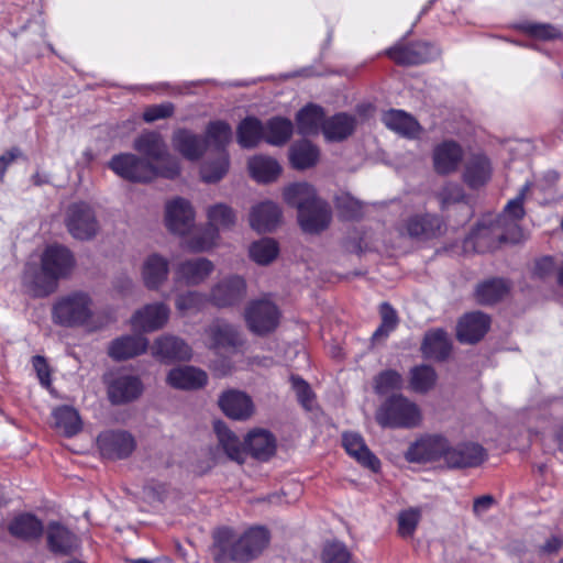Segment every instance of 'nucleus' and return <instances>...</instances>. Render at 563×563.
<instances>
[{
	"mask_svg": "<svg viewBox=\"0 0 563 563\" xmlns=\"http://www.w3.org/2000/svg\"><path fill=\"white\" fill-rule=\"evenodd\" d=\"M109 167L121 178L133 183L151 181L158 176L173 179L180 174L178 162H172L170 166H156L131 153L113 156Z\"/></svg>",
	"mask_w": 563,
	"mask_h": 563,
	"instance_id": "f257e3e1",
	"label": "nucleus"
},
{
	"mask_svg": "<svg viewBox=\"0 0 563 563\" xmlns=\"http://www.w3.org/2000/svg\"><path fill=\"white\" fill-rule=\"evenodd\" d=\"M92 297L81 290L70 291L56 299L52 308L55 324L65 328L89 327L95 317Z\"/></svg>",
	"mask_w": 563,
	"mask_h": 563,
	"instance_id": "f03ea898",
	"label": "nucleus"
},
{
	"mask_svg": "<svg viewBox=\"0 0 563 563\" xmlns=\"http://www.w3.org/2000/svg\"><path fill=\"white\" fill-rule=\"evenodd\" d=\"M377 423L389 429H413L421 424L419 406L404 395L388 397L375 413Z\"/></svg>",
	"mask_w": 563,
	"mask_h": 563,
	"instance_id": "7ed1b4c3",
	"label": "nucleus"
},
{
	"mask_svg": "<svg viewBox=\"0 0 563 563\" xmlns=\"http://www.w3.org/2000/svg\"><path fill=\"white\" fill-rule=\"evenodd\" d=\"M64 224L67 232L80 241L93 239L100 230L93 208L86 202L70 203L64 213Z\"/></svg>",
	"mask_w": 563,
	"mask_h": 563,
	"instance_id": "20e7f679",
	"label": "nucleus"
},
{
	"mask_svg": "<svg viewBox=\"0 0 563 563\" xmlns=\"http://www.w3.org/2000/svg\"><path fill=\"white\" fill-rule=\"evenodd\" d=\"M244 316L251 332L266 335L278 327L280 311L271 299L263 297L250 301Z\"/></svg>",
	"mask_w": 563,
	"mask_h": 563,
	"instance_id": "39448f33",
	"label": "nucleus"
},
{
	"mask_svg": "<svg viewBox=\"0 0 563 563\" xmlns=\"http://www.w3.org/2000/svg\"><path fill=\"white\" fill-rule=\"evenodd\" d=\"M506 224L505 217L489 216L484 218L466 240V246L472 245L476 252H489L507 241V232L503 225Z\"/></svg>",
	"mask_w": 563,
	"mask_h": 563,
	"instance_id": "423d86ee",
	"label": "nucleus"
},
{
	"mask_svg": "<svg viewBox=\"0 0 563 563\" xmlns=\"http://www.w3.org/2000/svg\"><path fill=\"white\" fill-rule=\"evenodd\" d=\"M446 450H449V440L441 434H426L412 442L405 457L411 463H431L445 462Z\"/></svg>",
	"mask_w": 563,
	"mask_h": 563,
	"instance_id": "0eeeda50",
	"label": "nucleus"
},
{
	"mask_svg": "<svg viewBox=\"0 0 563 563\" xmlns=\"http://www.w3.org/2000/svg\"><path fill=\"white\" fill-rule=\"evenodd\" d=\"M206 345L217 352L234 353L244 344V338L236 327L221 320H213L206 329Z\"/></svg>",
	"mask_w": 563,
	"mask_h": 563,
	"instance_id": "6e6552de",
	"label": "nucleus"
},
{
	"mask_svg": "<svg viewBox=\"0 0 563 563\" xmlns=\"http://www.w3.org/2000/svg\"><path fill=\"white\" fill-rule=\"evenodd\" d=\"M210 551L217 563L249 562L240 536L230 528H220L213 533Z\"/></svg>",
	"mask_w": 563,
	"mask_h": 563,
	"instance_id": "1a4fd4ad",
	"label": "nucleus"
},
{
	"mask_svg": "<svg viewBox=\"0 0 563 563\" xmlns=\"http://www.w3.org/2000/svg\"><path fill=\"white\" fill-rule=\"evenodd\" d=\"M195 219L194 207L187 199L175 197L165 203L164 222L173 234H188L195 225Z\"/></svg>",
	"mask_w": 563,
	"mask_h": 563,
	"instance_id": "9d476101",
	"label": "nucleus"
},
{
	"mask_svg": "<svg viewBox=\"0 0 563 563\" xmlns=\"http://www.w3.org/2000/svg\"><path fill=\"white\" fill-rule=\"evenodd\" d=\"M216 265L207 257H191L180 261L174 271L177 284L196 287L205 284L213 274Z\"/></svg>",
	"mask_w": 563,
	"mask_h": 563,
	"instance_id": "9b49d317",
	"label": "nucleus"
},
{
	"mask_svg": "<svg viewBox=\"0 0 563 563\" xmlns=\"http://www.w3.org/2000/svg\"><path fill=\"white\" fill-rule=\"evenodd\" d=\"M487 457L486 450L475 442H461L452 445L449 441L444 465L451 470L477 467Z\"/></svg>",
	"mask_w": 563,
	"mask_h": 563,
	"instance_id": "f8f14e48",
	"label": "nucleus"
},
{
	"mask_svg": "<svg viewBox=\"0 0 563 563\" xmlns=\"http://www.w3.org/2000/svg\"><path fill=\"white\" fill-rule=\"evenodd\" d=\"M245 295L246 283L244 278L239 275H230L211 287L208 299L218 308H227L242 301Z\"/></svg>",
	"mask_w": 563,
	"mask_h": 563,
	"instance_id": "ddd939ff",
	"label": "nucleus"
},
{
	"mask_svg": "<svg viewBox=\"0 0 563 563\" xmlns=\"http://www.w3.org/2000/svg\"><path fill=\"white\" fill-rule=\"evenodd\" d=\"M170 316L169 307L164 302H152L135 310L131 316L132 329L140 333L155 332L163 329Z\"/></svg>",
	"mask_w": 563,
	"mask_h": 563,
	"instance_id": "4468645a",
	"label": "nucleus"
},
{
	"mask_svg": "<svg viewBox=\"0 0 563 563\" xmlns=\"http://www.w3.org/2000/svg\"><path fill=\"white\" fill-rule=\"evenodd\" d=\"M41 267L57 279H63L71 274L75 258L66 246L52 244L44 250L41 256Z\"/></svg>",
	"mask_w": 563,
	"mask_h": 563,
	"instance_id": "2eb2a0df",
	"label": "nucleus"
},
{
	"mask_svg": "<svg viewBox=\"0 0 563 563\" xmlns=\"http://www.w3.org/2000/svg\"><path fill=\"white\" fill-rule=\"evenodd\" d=\"M387 56L398 65H418L430 62L438 55L435 47L424 42L396 44L386 51Z\"/></svg>",
	"mask_w": 563,
	"mask_h": 563,
	"instance_id": "dca6fc26",
	"label": "nucleus"
},
{
	"mask_svg": "<svg viewBox=\"0 0 563 563\" xmlns=\"http://www.w3.org/2000/svg\"><path fill=\"white\" fill-rule=\"evenodd\" d=\"M136 152L145 156L150 162L161 163V166H170L172 162H178L169 153L163 136L153 131H146L139 135L133 143Z\"/></svg>",
	"mask_w": 563,
	"mask_h": 563,
	"instance_id": "f3484780",
	"label": "nucleus"
},
{
	"mask_svg": "<svg viewBox=\"0 0 563 563\" xmlns=\"http://www.w3.org/2000/svg\"><path fill=\"white\" fill-rule=\"evenodd\" d=\"M169 260L162 254L151 253L142 262L140 274L148 290H159L169 277Z\"/></svg>",
	"mask_w": 563,
	"mask_h": 563,
	"instance_id": "a211bd4d",
	"label": "nucleus"
},
{
	"mask_svg": "<svg viewBox=\"0 0 563 563\" xmlns=\"http://www.w3.org/2000/svg\"><path fill=\"white\" fill-rule=\"evenodd\" d=\"M297 217L298 223L303 232L308 234H319L329 228L332 212L330 206L319 198L307 209H302Z\"/></svg>",
	"mask_w": 563,
	"mask_h": 563,
	"instance_id": "6ab92c4d",
	"label": "nucleus"
},
{
	"mask_svg": "<svg viewBox=\"0 0 563 563\" xmlns=\"http://www.w3.org/2000/svg\"><path fill=\"white\" fill-rule=\"evenodd\" d=\"M98 446L108 459H124L135 449L133 437L125 431H107L98 437Z\"/></svg>",
	"mask_w": 563,
	"mask_h": 563,
	"instance_id": "aec40b11",
	"label": "nucleus"
},
{
	"mask_svg": "<svg viewBox=\"0 0 563 563\" xmlns=\"http://www.w3.org/2000/svg\"><path fill=\"white\" fill-rule=\"evenodd\" d=\"M191 354V347L183 339L172 334L158 336L152 345V355L162 362L187 361Z\"/></svg>",
	"mask_w": 563,
	"mask_h": 563,
	"instance_id": "412c9836",
	"label": "nucleus"
},
{
	"mask_svg": "<svg viewBox=\"0 0 563 563\" xmlns=\"http://www.w3.org/2000/svg\"><path fill=\"white\" fill-rule=\"evenodd\" d=\"M173 148L184 158L196 162L207 152V141L188 129H177L172 135Z\"/></svg>",
	"mask_w": 563,
	"mask_h": 563,
	"instance_id": "4be33fe9",
	"label": "nucleus"
},
{
	"mask_svg": "<svg viewBox=\"0 0 563 563\" xmlns=\"http://www.w3.org/2000/svg\"><path fill=\"white\" fill-rule=\"evenodd\" d=\"M143 393V384L137 376L120 375L108 385L109 400L122 405L137 399Z\"/></svg>",
	"mask_w": 563,
	"mask_h": 563,
	"instance_id": "5701e85b",
	"label": "nucleus"
},
{
	"mask_svg": "<svg viewBox=\"0 0 563 563\" xmlns=\"http://www.w3.org/2000/svg\"><path fill=\"white\" fill-rule=\"evenodd\" d=\"M148 340L140 334L122 335L108 346V355L114 361H125L146 352Z\"/></svg>",
	"mask_w": 563,
	"mask_h": 563,
	"instance_id": "b1692460",
	"label": "nucleus"
},
{
	"mask_svg": "<svg viewBox=\"0 0 563 563\" xmlns=\"http://www.w3.org/2000/svg\"><path fill=\"white\" fill-rule=\"evenodd\" d=\"M432 158L434 170L440 175H448L457 170L463 150L454 141H444L434 147Z\"/></svg>",
	"mask_w": 563,
	"mask_h": 563,
	"instance_id": "393cba45",
	"label": "nucleus"
},
{
	"mask_svg": "<svg viewBox=\"0 0 563 563\" xmlns=\"http://www.w3.org/2000/svg\"><path fill=\"white\" fill-rule=\"evenodd\" d=\"M219 406L225 416L234 420H246L254 412L251 397L240 390L224 391L219 398Z\"/></svg>",
	"mask_w": 563,
	"mask_h": 563,
	"instance_id": "a878e982",
	"label": "nucleus"
},
{
	"mask_svg": "<svg viewBox=\"0 0 563 563\" xmlns=\"http://www.w3.org/2000/svg\"><path fill=\"white\" fill-rule=\"evenodd\" d=\"M442 221L437 216L422 214L408 218L400 232L415 239H431L441 234Z\"/></svg>",
	"mask_w": 563,
	"mask_h": 563,
	"instance_id": "bb28decb",
	"label": "nucleus"
},
{
	"mask_svg": "<svg viewBox=\"0 0 563 563\" xmlns=\"http://www.w3.org/2000/svg\"><path fill=\"white\" fill-rule=\"evenodd\" d=\"M166 382L176 389H198L207 384L208 375L195 366H178L168 372Z\"/></svg>",
	"mask_w": 563,
	"mask_h": 563,
	"instance_id": "cd10ccee",
	"label": "nucleus"
},
{
	"mask_svg": "<svg viewBox=\"0 0 563 563\" xmlns=\"http://www.w3.org/2000/svg\"><path fill=\"white\" fill-rule=\"evenodd\" d=\"M489 318L483 312L465 314L457 324L456 336L462 343H476L487 332Z\"/></svg>",
	"mask_w": 563,
	"mask_h": 563,
	"instance_id": "c85d7f7f",
	"label": "nucleus"
},
{
	"mask_svg": "<svg viewBox=\"0 0 563 563\" xmlns=\"http://www.w3.org/2000/svg\"><path fill=\"white\" fill-rule=\"evenodd\" d=\"M382 121L387 129L407 139H416L421 132L419 122L402 110L390 109L384 112Z\"/></svg>",
	"mask_w": 563,
	"mask_h": 563,
	"instance_id": "c756f323",
	"label": "nucleus"
},
{
	"mask_svg": "<svg viewBox=\"0 0 563 563\" xmlns=\"http://www.w3.org/2000/svg\"><path fill=\"white\" fill-rule=\"evenodd\" d=\"M280 221V208L273 201H265L254 206L250 213V224L258 232H271Z\"/></svg>",
	"mask_w": 563,
	"mask_h": 563,
	"instance_id": "7c9ffc66",
	"label": "nucleus"
},
{
	"mask_svg": "<svg viewBox=\"0 0 563 563\" xmlns=\"http://www.w3.org/2000/svg\"><path fill=\"white\" fill-rule=\"evenodd\" d=\"M342 443L349 455L360 464L377 472L380 467L379 460L369 451L363 438L358 433L346 432L342 437Z\"/></svg>",
	"mask_w": 563,
	"mask_h": 563,
	"instance_id": "2f4dec72",
	"label": "nucleus"
},
{
	"mask_svg": "<svg viewBox=\"0 0 563 563\" xmlns=\"http://www.w3.org/2000/svg\"><path fill=\"white\" fill-rule=\"evenodd\" d=\"M48 548L58 554H69L78 548V538L58 522H51L46 530Z\"/></svg>",
	"mask_w": 563,
	"mask_h": 563,
	"instance_id": "473e14b6",
	"label": "nucleus"
},
{
	"mask_svg": "<svg viewBox=\"0 0 563 563\" xmlns=\"http://www.w3.org/2000/svg\"><path fill=\"white\" fill-rule=\"evenodd\" d=\"M356 120L353 115L338 113L322 123V134L329 142H341L349 137L355 130Z\"/></svg>",
	"mask_w": 563,
	"mask_h": 563,
	"instance_id": "72a5a7b5",
	"label": "nucleus"
},
{
	"mask_svg": "<svg viewBox=\"0 0 563 563\" xmlns=\"http://www.w3.org/2000/svg\"><path fill=\"white\" fill-rule=\"evenodd\" d=\"M58 280L44 269L26 272L23 277V285L32 297H46L56 291Z\"/></svg>",
	"mask_w": 563,
	"mask_h": 563,
	"instance_id": "f704fd0d",
	"label": "nucleus"
},
{
	"mask_svg": "<svg viewBox=\"0 0 563 563\" xmlns=\"http://www.w3.org/2000/svg\"><path fill=\"white\" fill-rule=\"evenodd\" d=\"M284 201L301 212L319 199L316 189L308 183H295L283 189Z\"/></svg>",
	"mask_w": 563,
	"mask_h": 563,
	"instance_id": "c9c22d12",
	"label": "nucleus"
},
{
	"mask_svg": "<svg viewBox=\"0 0 563 563\" xmlns=\"http://www.w3.org/2000/svg\"><path fill=\"white\" fill-rule=\"evenodd\" d=\"M214 431L219 448L223 450L227 456L238 463H243L246 456V448L240 439L222 422L214 424Z\"/></svg>",
	"mask_w": 563,
	"mask_h": 563,
	"instance_id": "e433bc0d",
	"label": "nucleus"
},
{
	"mask_svg": "<svg viewBox=\"0 0 563 563\" xmlns=\"http://www.w3.org/2000/svg\"><path fill=\"white\" fill-rule=\"evenodd\" d=\"M247 167L252 178L262 184L275 181L282 173V167L275 158L263 155L250 158Z\"/></svg>",
	"mask_w": 563,
	"mask_h": 563,
	"instance_id": "4c0bfd02",
	"label": "nucleus"
},
{
	"mask_svg": "<svg viewBox=\"0 0 563 563\" xmlns=\"http://www.w3.org/2000/svg\"><path fill=\"white\" fill-rule=\"evenodd\" d=\"M236 141L242 148H254L264 141V124L255 117H246L236 128Z\"/></svg>",
	"mask_w": 563,
	"mask_h": 563,
	"instance_id": "58836bf2",
	"label": "nucleus"
},
{
	"mask_svg": "<svg viewBox=\"0 0 563 563\" xmlns=\"http://www.w3.org/2000/svg\"><path fill=\"white\" fill-rule=\"evenodd\" d=\"M450 351L451 343L443 330L437 329L426 333L421 345L424 357L442 361L448 357Z\"/></svg>",
	"mask_w": 563,
	"mask_h": 563,
	"instance_id": "ea45409f",
	"label": "nucleus"
},
{
	"mask_svg": "<svg viewBox=\"0 0 563 563\" xmlns=\"http://www.w3.org/2000/svg\"><path fill=\"white\" fill-rule=\"evenodd\" d=\"M298 133L302 135H317L322 131L325 121L323 109L317 104H308L296 115Z\"/></svg>",
	"mask_w": 563,
	"mask_h": 563,
	"instance_id": "a19ab883",
	"label": "nucleus"
},
{
	"mask_svg": "<svg viewBox=\"0 0 563 563\" xmlns=\"http://www.w3.org/2000/svg\"><path fill=\"white\" fill-rule=\"evenodd\" d=\"M8 530L18 539L33 540L42 536L43 525L35 516L22 514L12 519Z\"/></svg>",
	"mask_w": 563,
	"mask_h": 563,
	"instance_id": "79ce46f5",
	"label": "nucleus"
},
{
	"mask_svg": "<svg viewBox=\"0 0 563 563\" xmlns=\"http://www.w3.org/2000/svg\"><path fill=\"white\" fill-rule=\"evenodd\" d=\"M319 156V148L307 140L294 143L289 150L290 163L294 168L299 170L314 166Z\"/></svg>",
	"mask_w": 563,
	"mask_h": 563,
	"instance_id": "37998d69",
	"label": "nucleus"
},
{
	"mask_svg": "<svg viewBox=\"0 0 563 563\" xmlns=\"http://www.w3.org/2000/svg\"><path fill=\"white\" fill-rule=\"evenodd\" d=\"M247 450L255 459L266 461L276 450V441L273 434L266 430H256L246 439Z\"/></svg>",
	"mask_w": 563,
	"mask_h": 563,
	"instance_id": "c03bdc74",
	"label": "nucleus"
},
{
	"mask_svg": "<svg viewBox=\"0 0 563 563\" xmlns=\"http://www.w3.org/2000/svg\"><path fill=\"white\" fill-rule=\"evenodd\" d=\"M492 175V166L487 157L475 155L468 159L464 170V181L472 188L485 185Z\"/></svg>",
	"mask_w": 563,
	"mask_h": 563,
	"instance_id": "a18cd8bd",
	"label": "nucleus"
},
{
	"mask_svg": "<svg viewBox=\"0 0 563 563\" xmlns=\"http://www.w3.org/2000/svg\"><path fill=\"white\" fill-rule=\"evenodd\" d=\"M203 141L207 148L213 147L219 154L227 153L225 148L232 141V128L225 121L217 120L207 124Z\"/></svg>",
	"mask_w": 563,
	"mask_h": 563,
	"instance_id": "49530a36",
	"label": "nucleus"
},
{
	"mask_svg": "<svg viewBox=\"0 0 563 563\" xmlns=\"http://www.w3.org/2000/svg\"><path fill=\"white\" fill-rule=\"evenodd\" d=\"M509 291V284L503 278H490L477 285L475 297L478 303L489 306L498 302Z\"/></svg>",
	"mask_w": 563,
	"mask_h": 563,
	"instance_id": "de8ad7c7",
	"label": "nucleus"
},
{
	"mask_svg": "<svg viewBox=\"0 0 563 563\" xmlns=\"http://www.w3.org/2000/svg\"><path fill=\"white\" fill-rule=\"evenodd\" d=\"M292 131L290 120L282 117L272 118L264 124V141L274 146H282L289 141Z\"/></svg>",
	"mask_w": 563,
	"mask_h": 563,
	"instance_id": "09e8293b",
	"label": "nucleus"
},
{
	"mask_svg": "<svg viewBox=\"0 0 563 563\" xmlns=\"http://www.w3.org/2000/svg\"><path fill=\"white\" fill-rule=\"evenodd\" d=\"M240 541L244 553L247 556V561H251L267 547L269 542V533L263 527H254L240 536Z\"/></svg>",
	"mask_w": 563,
	"mask_h": 563,
	"instance_id": "8fccbe9b",
	"label": "nucleus"
},
{
	"mask_svg": "<svg viewBox=\"0 0 563 563\" xmlns=\"http://www.w3.org/2000/svg\"><path fill=\"white\" fill-rule=\"evenodd\" d=\"M208 224L220 230H230L236 223V212L227 203H216L207 208Z\"/></svg>",
	"mask_w": 563,
	"mask_h": 563,
	"instance_id": "3c124183",
	"label": "nucleus"
},
{
	"mask_svg": "<svg viewBox=\"0 0 563 563\" xmlns=\"http://www.w3.org/2000/svg\"><path fill=\"white\" fill-rule=\"evenodd\" d=\"M54 426L66 437H73L81 430L78 412L69 406H60L53 411Z\"/></svg>",
	"mask_w": 563,
	"mask_h": 563,
	"instance_id": "603ef678",
	"label": "nucleus"
},
{
	"mask_svg": "<svg viewBox=\"0 0 563 563\" xmlns=\"http://www.w3.org/2000/svg\"><path fill=\"white\" fill-rule=\"evenodd\" d=\"M531 189V184L526 183L518 196L510 200L507 206L505 207V211L503 214H499L498 217H505L506 224L503 225L504 230L509 233L517 227V221L522 219L525 216V209H523V200L527 196V194Z\"/></svg>",
	"mask_w": 563,
	"mask_h": 563,
	"instance_id": "864d4df0",
	"label": "nucleus"
},
{
	"mask_svg": "<svg viewBox=\"0 0 563 563\" xmlns=\"http://www.w3.org/2000/svg\"><path fill=\"white\" fill-rule=\"evenodd\" d=\"M437 379L434 368L423 364L411 368L409 385L413 391L426 394L435 386Z\"/></svg>",
	"mask_w": 563,
	"mask_h": 563,
	"instance_id": "5fc2aeb1",
	"label": "nucleus"
},
{
	"mask_svg": "<svg viewBox=\"0 0 563 563\" xmlns=\"http://www.w3.org/2000/svg\"><path fill=\"white\" fill-rule=\"evenodd\" d=\"M277 243L269 238L253 242L249 247V255L258 265H268L278 255Z\"/></svg>",
	"mask_w": 563,
	"mask_h": 563,
	"instance_id": "6e6d98bb",
	"label": "nucleus"
},
{
	"mask_svg": "<svg viewBox=\"0 0 563 563\" xmlns=\"http://www.w3.org/2000/svg\"><path fill=\"white\" fill-rule=\"evenodd\" d=\"M229 154H219L216 161H208L200 168V176L205 183H217L223 178L229 170Z\"/></svg>",
	"mask_w": 563,
	"mask_h": 563,
	"instance_id": "4d7b16f0",
	"label": "nucleus"
},
{
	"mask_svg": "<svg viewBox=\"0 0 563 563\" xmlns=\"http://www.w3.org/2000/svg\"><path fill=\"white\" fill-rule=\"evenodd\" d=\"M219 238L217 230L209 225L192 234L187 241V246L195 253L208 252L218 244Z\"/></svg>",
	"mask_w": 563,
	"mask_h": 563,
	"instance_id": "13d9d810",
	"label": "nucleus"
},
{
	"mask_svg": "<svg viewBox=\"0 0 563 563\" xmlns=\"http://www.w3.org/2000/svg\"><path fill=\"white\" fill-rule=\"evenodd\" d=\"M382 323L378 329L373 333V340L379 341L388 336L395 330L398 318L395 309L387 302L380 305Z\"/></svg>",
	"mask_w": 563,
	"mask_h": 563,
	"instance_id": "bf43d9fd",
	"label": "nucleus"
},
{
	"mask_svg": "<svg viewBox=\"0 0 563 563\" xmlns=\"http://www.w3.org/2000/svg\"><path fill=\"white\" fill-rule=\"evenodd\" d=\"M402 386L401 375L394 371L387 369L379 373L374 379V389L379 395L400 389Z\"/></svg>",
	"mask_w": 563,
	"mask_h": 563,
	"instance_id": "052dcab7",
	"label": "nucleus"
},
{
	"mask_svg": "<svg viewBox=\"0 0 563 563\" xmlns=\"http://www.w3.org/2000/svg\"><path fill=\"white\" fill-rule=\"evenodd\" d=\"M203 302L205 299L201 292L187 290L177 295L175 299V307L179 312L186 313L192 310H200L203 306Z\"/></svg>",
	"mask_w": 563,
	"mask_h": 563,
	"instance_id": "680f3d73",
	"label": "nucleus"
},
{
	"mask_svg": "<svg viewBox=\"0 0 563 563\" xmlns=\"http://www.w3.org/2000/svg\"><path fill=\"white\" fill-rule=\"evenodd\" d=\"M323 563H350L351 554L343 543L331 542L322 551Z\"/></svg>",
	"mask_w": 563,
	"mask_h": 563,
	"instance_id": "e2e57ef3",
	"label": "nucleus"
},
{
	"mask_svg": "<svg viewBox=\"0 0 563 563\" xmlns=\"http://www.w3.org/2000/svg\"><path fill=\"white\" fill-rule=\"evenodd\" d=\"M522 30L538 40H554L561 36V32L554 25L549 23H526Z\"/></svg>",
	"mask_w": 563,
	"mask_h": 563,
	"instance_id": "0e129e2a",
	"label": "nucleus"
},
{
	"mask_svg": "<svg viewBox=\"0 0 563 563\" xmlns=\"http://www.w3.org/2000/svg\"><path fill=\"white\" fill-rule=\"evenodd\" d=\"M420 519V512L416 509H408L398 516V532L402 538L413 534Z\"/></svg>",
	"mask_w": 563,
	"mask_h": 563,
	"instance_id": "69168bd1",
	"label": "nucleus"
},
{
	"mask_svg": "<svg viewBox=\"0 0 563 563\" xmlns=\"http://www.w3.org/2000/svg\"><path fill=\"white\" fill-rule=\"evenodd\" d=\"M336 205L345 218L355 219L362 213V203L350 195L338 197Z\"/></svg>",
	"mask_w": 563,
	"mask_h": 563,
	"instance_id": "338daca9",
	"label": "nucleus"
},
{
	"mask_svg": "<svg viewBox=\"0 0 563 563\" xmlns=\"http://www.w3.org/2000/svg\"><path fill=\"white\" fill-rule=\"evenodd\" d=\"M174 113V104L165 102L161 104L150 106L143 113V120L147 123H152L157 120L166 119L172 117Z\"/></svg>",
	"mask_w": 563,
	"mask_h": 563,
	"instance_id": "774afa93",
	"label": "nucleus"
}]
</instances>
